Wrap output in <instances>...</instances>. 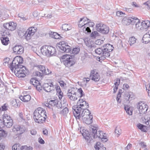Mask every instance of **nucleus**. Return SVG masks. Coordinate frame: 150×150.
I'll use <instances>...</instances> for the list:
<instances>
[{"mask_svg":"<svg viewBox=\"0 0 150 150\" xmlns=\"http://www.w3.org/2000/svg\"><path fill=\"white\" fill-rule=\"evenodd\" d=\"M89 107L88 103L83 99H79L77 105L73 106L72 110L74 116L79 119L86 118L91 115L90 111L87 109Z\"/></svg>","mask_w":150,"mask_h":150,"instance_id":"obj_1","label":"nucleus"},{"mask_svg":"<svg viewBox=\"0 0 150 150\" xmlns=\"http://www.w3.org/2000/svg\"><path fill=\"white\" fill-rule=\"evenodd\" d=\"M23 61L22 57L17 56L15 57L12 63L9 65V67L12 71L15 69L14 72L16 76L19 78L25 77L27 71L25 67L21 65Z\"/></svg>","mask_w":150,"mask_h":150,"instance_id":"obj_2","label":"nucleus"},{"mask_svg":"<svg viewBox=\"0 0 150 150\" xmlns=\"http://www.w3.org/2000/svg\"><path fill=\"white\" fill-rule=\"evenodd\" d=\"M114 47L109 44H106L100 48L95 50V53L101 56L99 58L100 59H105L106 57H108L110 55V52L113 50Z\"/></svg>","mask_w":150,"mask_h":150,"instance_id":"obj_3","label":"nucleus"},{"mask_svg":"<svg viewBox=\"0 0 150 150\" xmlns=\"http://www.w3.org/2000/svg\"><path fill=\"white\" fill-rule=\"evenodd\" d=\"M47 117L46 111L39 108L35 110L33 114V118L35 122L42 123L44 122Z\"/></svg>","mask_w":150,"mask_h":150,"instance_id":"obj_4","label":"nucleus"},{"mask_svg":"<svg viewBox=\"0 0 150 150\" xmlns=\"http://www.w3.org/2000/svg\"><path fill=\"white\" fill-rule=\"evenodd\" d=\"M40 51L43 55L47 57L54 55L56 53L55 48L48 45H44L41 47Z\"/></svg>","mask_w":150,"mask_h":150,"instance_id":"obj_5","label":"nucleus"},{"mask_svg":"<svg viewBox=\"0 0 150 150\" xmlns=\"http://www.w3.org/2000/svg\"><path fill=\"white\" fill-rule=\"evenodd\" d=\"M90 20L86 17H83L80 19L79 22L78 26L80 28L83 27V32L86 34H88L91 32V30L88 27H86L88 23Z\"/></svg>","mask_w":150,"mask_h":150,"instance_id":"obj_6","label":"nucleus"},{"mask_svg":"<svg viewBox=\"0 0 150 150\" xmlns=\"http://www.w3.org/2000/svg\"><path fill=\"white\" fill-rule=\"evenodd\" d=\"M35 67H37V69L42 72L41 73L38 71H35L34 73V75L40 77H43L44 75H48L51 73V71L48 68H46L45 67L42 65H36Z\"/></svg>","mask_w":150,"mask_h":150,"instance_id":"obj_7","label":"nucleus"},{"mask_svg":"<svg viewBox=\"0 0 150 150\" xmlns=\"http://www.w3.org/2000/svg\"><path fill=\"white\" fill-rule=\"evenodd\" d=\"M62 61L66 66L69 67L72 66L74 64V59L67 54L64 55L61 57Z\"/></svg>","mask_w":150,"mask_h":150,"instance_id":"obj_8","label":"nucleus"},{"mask_svg":"<svg viewBox=\"0 0 150 150\" xmlns=\"http://www.w3.org/2000/svg\"><path fill=\"white\" fill-rule=\"evenodd\" d=\"M78 94L74 88H71L68 90L67 95L70 100L75 101L79 98L80 96Z\"/></svg>","mask_w":150,"mask_h":150,"instance_id":"obj_9","label":"nucleus"},{"mask_svg":"<svg viewBox=\"0 0 150 150\" xmlns=\"http://www.w3.org/2000/svg\"><path fill=\"white\" fill-rule=\"evenodd\" d=\"M96 29L97 31L103 34H107L109 32V27L106 25L101 23L96 24Z\"/></svg>","mask_w":150,"mask_h":150,"instance_id":"obj_10","label":"nucleus"},{"mask_svg":"<svg viewBox=\"0 0 150 150\" xmlns=\"http://www.w3.org/2000/svg\"><path fill=\"white\" fill-rule=\"evenodd\" d=\"M3 116L4 126L7 128L11 127L13 125V120L10 116L6 113H4Z\"/></svg>","mask_w":150,"mask_h":150,"instance_id":"obj_11","label":"nucleus"},{"mask_svg":"<svg viewBox=\"0 0 150 150\" xmlns=\"http://www.w3.org/2000/svg\"><path fill=\"white\" fill-rule=\"evenodd\" d=\"M59 46H58L60 51L62 52L68 53L71 52V49L70 46H69L64 42H59Z\"/></svg>","mask_w":150,"mask_h":150,"instance_id":"obj_12","label":"nucleus"},{"mask_svg":"<svg viewBox=\"0 0 150 150\" xmlns=\"http://www.w3.org/2000/svg\"><path fill=\"white\" fill-rule=\"evenodd\" d=\"M137 107L139 109V113L140 114V115L145 114L148 109L147 105L142 102H139V103Z\"/></svg>","mask_w":150,"mask_h":150,"instance_id":"obj_13","label":"nucleus"},{"mask_svg":"<svg viewBox=\"0 0 150 150\" xmlns=\"http://www.w3.org/2000/svg\"><path fill=\"white\" fill-rule=\"evenodd\" d=\"M90 130L91 132V135L93 136V138H99L100 136V133H101V134H103L102 131H98L97 132V127L92 126L90 127Z\"/></svg>","mask_w":150,"mask_h":150,"instance_id":"obj_14","label":"nucleus"},{"mask_svg":"<svg viewBox=\"0 0 150 150\" xmlns=\"http://www.w3.org/2000/svg\"><path fill=\"white\" fill-rule=\"evenodd\" d=\"M36 30L34 27L29 28L25 32V39L28 40L30 39L31 36H32L36 32Z\"/></svg>","mask_w":150,"mask_h":150,"instance_id":"obj_15","label":"nucleus"},{"mask_svg":"<svg viewBox=\"0 0 150 150\" xmlns=\"http://www.w3.org/2000/svg\"><path fill=\"white\" fill-rule=\"evenodd\" d=\"M4 27L6 29L11 31L15 30L16 26V24L13 22L5 23L3 24Z\"/></svg>","mask_w":150,"mask_h":150,"instance_id":"obj_16","label":"nucleus"},{"mask_svg":"<svg viewBox=\"0 0 150 150\" xmlns=\"http://www.w3.org/2000/svg\"><path fill=\"white\" fill-rule=\"evenodd\" d=\"M90 78L95 81H98L100 79L99 74L94 70L92 71L90 74Z\"/></svg>","mask_w":150,"mask_h":150,"instance_id":"obj_17","label":"nucleus"},{"mask_svg":"<svg viewBox=\"0 0 150 150\" xmlns=\"http://www.w3.org/2000/svg\"><path fill=\"white\" fill-rule=\"evenodd\" d=\"M43 89L46 92H48L54 89L53 83H45L43 86Z\"/></svg>","mask_w":150,"mask_h":150,"instance_id":"obj_18","label":"nucleus"},{"mask_svg":"<svg viewBox=\"0 0 150 150\" xmlns=\"http://www.w3.org/2000/svg\"><path fill=\"white\" fill-rule=\"evenodd\" d=\"M14 53L16 54H21L23 52V47L21 45H16L13 48Z\"/></svg>","mask_w":150,"mask_h":150,"instance_id":"obj_19","label":"nucleus"},{"mask_svg":"<svg viewBox=\"0 0 150 150\" xmlns=\"http://www.w3.org/2000/svg\"><path fill=\"white\" fill-rule=\"evenodd\" d=\"M82 134L83 137L88 142H90L93 140L91 134L87 130H85Z\"/></svg>","mask_w":150,"mask_h":150,"instance_id":"obj_20","label":"nucleus"},{"mask_svg":"<svg viewBox=\"0 0 150 150\" xmlns=\"http://www.w3.org/2000/svg\"><path fill=\"white\" fill-rule=\"evenodd\" d=\"M25 128L24 127H21L19 125L14 126L12 129L13 132H17V133L18 134L23 133L25 131Z\"/></svg>","mask_w":150,"mask_h":150,"instance_id":"obj_21","label":"nucleus"},{"mask_svg":"<svg viewBox=\"0 0 150 150\" xmlns=\"http://www.w3.org/2000/svg\"><path fill=\"white\" fill-rule=\"evenodd\" d=\"M143 43L147 44L150 41V32L144 35L142 39Z\"/></svg>","mask_w":150,"mask_h":150,"instance_id":"obj_22","label":"nucleus"},{"mask_svg":"<svg viewBox=\"0 0 150 150\" xmlns=\"http://www.w3.org/2000/svg\"><path fill=\"white\" fill-rule=\"evenodd\" d=\"M0 40L2 44L5 45H7L10 42L8 37L3 36L0 38Z\"/></svg>","mask_w":150,"mask_h":150,"instance_id":"obj_23","label":"nucleus"},{"mask_svg":"<svg viewBox=\"0 0 150 150\" xmlns=\"http://www.w3.org/2000/svg\"><path fill=\"white\" fill-rule=\"evenodd\" d=\"M93 117L92 115H90L89 117L84 118L83 117V119H82L84 123L90 125L93 122Z\"/></svg>","mask_w":150,"mask_h":150,"instance_id":"obj_24","label":"nucleus"},{"mask_svg":"<svg viewBox=\"0 0 150 150\" xmlns=\"http://www.w3.org/2000/svg\"><path fill=\"white\" fill-rule=\"evenodd\" d=\"M19 98L22 101L24 102H27L29 101L31 98L30 96L29 95H24L23 96H21Z\"/></svg>","mask_w":150,"mask_h":150,"instance_id":"obj_25","label":"nucleus"},{"mask_svg":"<svg viewBox=\"0 0 150 150\" xmlns=\"http://www.w3.org/2000/svg\"><path fill=\"white\" fill-rule=\"evenodd\" d=\"M150 24V21H144L142 22V26L143 28V30H146L147 28L149 27Z\"/></svg>","mask_w":150,"mask_h":150,"instance_id":"obj_26","label":"nucleus"},{"mask_svg":"<svg viewBox=\"0 0 150 150\" xmlns=\"http://www.w3.org/2000/svg\"><path fill=\"white\" fill-rule=\"evenodd\" d=\"M130 19L131 17H125L123 19L122 22L125 25H129L132 22V20Z\"/></svg>","mask_w":150,"mask_h":150,"instance_id":"obj_27","label":"nucleus"},{"mask_svg":"<svg viewBox=\"0 0 150 150\" xmlns=\"http://www.w3.org/2000/svg\"><path fill=\"white\" fill-rule=\"evenodd\" d=\"M62 29L65 31H67L71 29L72 27L70 24H64L62 25Z\"/></svg>","mask_w":150,"mask_h":150,"instance_id":"obj_28","label":"nucleus"},{"mask_svg":"<svg viewBox=\"0 0 150 150\" xmlns=\"http://www.w3.org/2000/svg\"><path fill=\"white\" fill-rule=\"evenodd\" d=\"M95 148L97 150H105V147H103V145L100 142H98L95 146Z\"/></svg>","mask_w":150,"mask_h":150,"instance_id":"obj_29","label":"nucleus"},{"mask_svg":"<svg viewBox=\"0 0 150 150\" xmlns=\"http://www.w3.org/2000/svg\"><path fill=\"white\" fill-rule=\"evenodd\" d=\"M137 127L142 132H146L147 131V127L146 126L141 124H139L137 125Z\"/></svg>","mask_w":150,"mask_h":150,"instance_id":"obj_30","label":"nucleus"},{"mask_svg":"<svg viewBox=\"0 0 150 150\" xmlns=\"http://www.w3.org/2000/svg\"><path fill=\"white\" fill-rule=\"evenodd\" d=\"M50 36L52 38L55 39H59L60 36L56 32H51L50 33Z\"/></svg>","mask_w":150,"mask_h":150,"instance_id":"obj_31","label":"nucleus"},{"mask_svg":"<svg viewBox=\"0 0 150 150\" xmlns=\"http://www.w3.org/2000/svg\"><path fill=\"white\" fill-rule=\"evenodd\" d=\"M124 109L127 114L129 115H131L132 113V110H130V107L128 105H125Z\"/></svg>","mask_w":150,"mask_h":150,"instance_id":"obj_32","label":"nucleus"},{"mask_svg":"<svg viewBox=\"0 0 150 150\" xmlns=\"http://www.w3.org/2000/svg\"><path fill=\"white\" fill-rule=\"evenodd\" d=\"M135 26L136 28L139 30H143V28L142 26V22L141 23L140 22V20L137 22L135 24Z\"/></svg>","mask_w":150,"mask_h":150,"instance_id":"obj_33","label":"nucleus"},{"mask_svg":"<svg viewBox=\"0 0 150 150\" xmlns=\"http://www.w3.org/2000/svg\"><path fill=\"white\" fill-rule=\"evenodd\" d=\"M136 39L134 37H130L129 40V42L130 45H132L136 43Z\"/></svg>","mask_w":150,"mask_h":150,"instance_id":"obj_34","label":"nucleus"},{"mask_svg":"<svg viewBox=\"0 0 150 150\" xmlns=\"http://www.w3.org/2000/svg\"><path fill=\"white\" fill-rule=\"evenodd\" d=\"M33 86L36 87V89L39 91H40L43 88V86H41L39 82L37 84L36 83L33 84Z\"/></svg>","mask_w":150,"mask_h":150,"instance_id":"obj_35","label":"nucleus"},{"mask_svg":"<svg viewBox=\"0 0 150 150\" xmlns=\"http://www.w3.org/2000/svg\"><path fill=\"white\" fill-rule=\"evenodd\" d=\"M58 100H51L49 102V104L52 106H54L57 103Z\"/></svg>","mask_w":150,"mask_h":150,"instance_id":"obj_36","label":"nucleus"},{"mask_svg":"<svg viewBox=\"0 0 150 150\" xmlns=\"http://www.w3.org/2000/svg\"><path fill=\"white\" fill-rule=\"evenodd\" d=\"M69 112V110L67 108L65 107L62 111L60 112V113L63 115H66Z\"/></svg>","mask_w":150,"mask_h":150,"instance_id":"obj_37","label":"nucleus"},{"mask_svg":"<svg viewBox=\"0 0 150 150\" xmlns=\"http://www.w3.org/2000/svg\"><path fill=\"white\" fill-rule=\"evenodd\" d=\"M20 145L19 144H14L12 147V150H21V148H19Z\"/></svg>","mask_w":150,"mask_h":150,"instance_id":"obj_38","label":"nucleus"},{"mask_svg":"<svg viewBox=\"0 0 150 150\" xmlns=\"http://www.w3.org/2000/svg\"><path fill=\"white\" fill-rule=\"evenodd\" d=\"M76 92L78 93V95H79V96H80L79 98L82 97L84 95L83 93V92L81 88H79L77 91H76Z\"/></svg>","mask_w":150,"mask_h":150,"instance_id":"obj_39","label":"nucleus"},{"mask_svg":"<svg viewBox=\"0 0 150 150\" xmlns=\"http://www.w3.org/2000/svg\"><path fill=\"white\" fill-rule=\"evenodd\" d=\"M11 104L15 108H17L18 106V105L16 100L15 99H13L11 101Z\"/></svg>","mask_w":150,"mask_h":150,"instance_id":"obj_40","label":"nucleus"},{"mask_svg":"<svg viewBox=\"0 0 150 150\" xmlns=\"http://www.w3.org/2000/svg\"><path fill=\"white\" fill-rule=\"evenodd\" d=\"M5 36L7 37L10 36V34L8 30H5L3 33H2L1 36Z\"/></svg>","mask_w":150,"mask_h":150,"instance_id":"obj_41","label":"nucleus"},{"mask_svg":"<svg viewBox=\"0 0 150 150\" xmlns=\"http://www.w3.org/2000/svg\"><path fill=\"white\" fill-rule=\"evenodd\" d=\"M33 148L31 146L28 147L24 146H22L21 148V150H32Z\"/></svg>","mask_w":150,"mask_h":150,"instance_id":"obj_42","label":"nucleus"},{"mask_svg":"<svg viewBox=\"0 0 150 150\" xmlns=\"http://www.w3.org/2000/svg\"><path fill=\"white\" fill-rule=\"evenodd\" d=\"M80 51V48L79 47H75L74 48L72 51V53L74 54H77Z\"/></svg>","mask_w":150,"mask_h":150,"instance_id":"obj_43","label":"nucleus"},{"mask_svg":"<svg viewBox=\"0 0 150 150\" xmlns=\"http://www.w3.org/2000/svg\"><path fill=\"white\" fill-rule=\"evenodd\" d=\"M131 94H132V93L131 92L126 94L125 96V99L127 100H131V98L132 99V96Z\"/></svg>","mask_w":150,"mask_h":150,"instance_id":"obj_44","label":"nucleus"},{"mask_svg":"<svg viewBox=\"0 0 150 150\" xmlns=\"http://www.w3.org/2000/svg\"><path fill=\"white\" fill-rule=\"evenodd\" d=\"M8 106L7 104L5 103L2 106V111H5L7 110L8 109Z\"/></svg>","mask_w":150,"mask_h":150,"instance_id":"obj_45","label":"nucleus"},{"mask_svg":"<svg viewBox=\"0 0 150 150\" xmlns=\"http://www.w3.org/2000/svg\"><path fill=\"white\" fill-rule=\"evenodd\" d=\"M86 44L87 46L91 48L96 47V45L94 43L91 44V43H89L88 42H87L86 43Z\"/></svg>","mask_w":150,"mask_h":150,"instance_id":"obj_46","label":"nucleus"},{"mask_svg":"<svg viewBox=\"0 0 150 150\" xmlns=\"http://www.w3.org/2000/svg\"><path fill=\"white\" fill-rule=\"evenodd\" d=\"M101 134V133H100V136L99 137V138L101 139L102 141L106 142L107 141V139L104 135H103V134Z\"/></svg>","mask_w":150,"mask_h":150,"instance_id":"obj_47","label":"nucleus"},{"mask_svg":"<svg viewBox=\"0 0 150 150\" xmlns=\"http://www.w3.org/2000/svg\"><path fill=\"white\" fill-rule=\"evenodd\" d=\"M39 81L38 80H36L35 79L33 78L31 79L30 80V83L31 84H32L33 85V84L36 83L37 84H38V83L39 82Z\"/></svg>","mask_w":150,"mask_h":150,"instance_id":"obj_48","label":"nucleus"},{"mask_svg":"<svg viewBox=\"0 0 150 150\" xmlns=\"http://www.w3.org/2000/svg\"><path fill=\"white\" fill-rule=\"evenodd\" d=\"M57 94L58 96L59 99L60 100L62 97L63 92L60 91L57 92Z\"/></svg>","mask_w":150,"mask_h":150,"instance_id":"obj_49","label":"nucleus"},{"mask_svg":"<svg viewBox=\"0 0 150 150\" xmlns=\"http://www.w3.org/2000/svg\"><path fill=\"white\" fill-rule=\"evenodd\" d=\"M103 40H101L100 39H98L96 41L95 43L94 44L96 45H96H100L103 43Z\"/></svg>","mask_w":150,"mask_h":150,"instance_id":"obj_50","label":"nucleus"},{"mask_svg":"<svg viewBox=\"0 0 150 150\" xmlns=\"http://www.w3.org/2000/svg\"><path fill=\"white\" fill-rule=\"evenodd\" d=\"M57 104L55 106H56L58 108H63V107L62 106V105L61 104V102L60 101H59L58 100H57Z\"/></svg>","mask_w":150,"mask_h":150,"instance_id":"obj_51","label":"nucleus"},{"mask_svg":"<svg viewBox=\"0 0 150 150\" xmlns=\"http://www.w3.org/2000/svg\"><path fill=\"white\" fill-rule=\"evenodd\" d=\"M131 20H132L131 23H134L136 22V21H139V19L137 18L136 17H131Z\"/></svg>","mask_w":150,"mask_h":150,"instance_id":"obj_52","label":"nucleus"},{"mask_svg":"<svg viewBox=\"0 0 150 150\" xmlns=\"http://www.w3.org/2000/svg\"><path fill=\"white\" fill-rule=\"evenodd\" d=\"M18 35L21 37H22L23 36H25V33L23 32L22 30H19L18 32Z\"/></svg>","mask_w":150,"mask_h":150,"instance_id":"obj_53","label":"nucleus"},{"mask_svg":"<svg viewBox=\"0 0 150 150\" xmlns=\"http://www.w3.org/2000/svg\"><path fill=\"white\" fill-rule=\"evenodd\" d=\"M115 132L118 135H120L121 133V130L119 128L116 127L115 130Z\"/></svg>","mask_w":150,"mask_h":150,"instance_id":"obj_54","label":"nucleus"},{"mask_svg":"<svg viewBox=\"0 0 150 150\" xmlns=\"http://www.w3.org/2000/svg\"><path fill=\"white\" fill-rule=\"evenodd\" d=\"M10 59L8 58H6L4 59V60L3 64L4 65L6 66V65L7 64L8 65V62L9 61Z\"/></svg>","mask_w":150,"mask_h":150,"instance_id":"obj_55","label":"nucleus"},{"mask_svg":"<svg viewBox=\"0 0 150 150\" xmlns=\"http://www.w3.org/2000/svg\"><path fill=\"white\" fill-rule=\"evenodd\" d=\"M58 81L59 83L60 86L61 87H64L65 85H66V84L65 83L64 81L62 80H58Z\"/></svg>","mask_w":150,"mask_h":150,"instance_id":"obj_56","label":"nucleus"},{"mask_svg":"<svg viewBox=\"0 0 150 150\" xmlns=\"http://www.w3.org/2000/svg\"><path fill=\"white\" fill-rule=\"evenodd\" d=\"M125 13L121 11H118L116 13V15L119 17H122Z\"/></svg>","mask_w":150,"mask_h":150,"instance_id":"obj_57","label":"nucleus"},{"mask_svg":"<svg viewBox=\"0 0 150 150\" xmlns=\"http://www.w3.org/2000/svg\"><path fill=\"white\" fill-rule=\"evenodd\" d=\"M98 32L96 31H94L91 33V37H95L98 36Z\"/></svg>","mask_w":150,"mask_h":150,"instance_id":"obj_58","label":"nucleus"},{"mask_svg":"<svg viewBox=\"0 0 150 150\" xmlns=\"http://www.w3.org/2000/svg\"><path fill=\"white\" fill-rule=\"evenodd\" d=\"M150 4V1H148L147 2H144L143 4L146 6H147V8L149 10L150 9V6L149 5V4Z\"/></svg>","mask_w":150,"mask_h":150,"instance_id":"obj_59","label":"nucleus"},{"mask_svg":"<svg viewBox=\"0 0 150 150\" xmlns=\"http://www.w3.org/2000/svg\"><path fill=\"white\" fill-rule=\"evenodd\" d=\"M4 127V120L3 121L0 119V128H2Z\"/></svg>","mask_w":150,"mask_h":150,"instance_id":"obj_60","label":"nucleus"},{"mask_svg":"<svg viewBox=\"0 0 150 150\" xmlns=\"http://www.w3.org/2000/svg\"><path fill=\"white\" fill-rule=\"evenodd\" d=\"M39 142L40 144H43L45 143V141L41 137L39 138Z\"/></svg>","mask_w":150,"mask_h":150,"instance_id":"obj_61","label":"nucleus"},{"mask_svg":"<svg viewBox=\"0 0 150 150\" xmlns=\"http://www.w3.org/2000/svg\"><path fill=\"white\" fill-rule=\"evenodd\" d=\"M55 88L56 89L57 92L61 91L59 86L58 85H55Z\"/></svg>","mask_w":150,"mask_h":150,"instance_id":"obj_62","label":"nucleus"},{"mask_svg":"<svg viewBox=\"0 0 150 150\" xmlns=\"http://www.w3.org/2000/svg\"><path fill=\"white\" fill-rule=\"evenodd\" d=\"M120 80L119 79H117L116 81L115 82V83H114V85L115 86H117L119 85V84L120 83Z\"/></svg>","mask_w":150,"mask_h":150,"instance_id":"obj_63","label":"nucleus"},{"mask_svg":"<svg viewBox=\"0 0 150 150\" xmlns=\"http://www.w3.org/2000/svg\"><path fill=\"white\" fill-rule=\"evenodd\" d=\"M30 133L32 135H35L36 134V131L34 129L30 131Z\"/></svg>","mask_w":150,"mask_h":150,"instance_id":"obj_64","label":"nucleus"}]
</instances>
